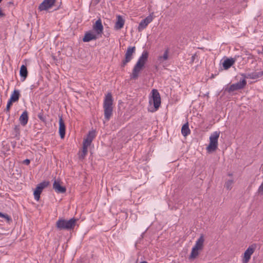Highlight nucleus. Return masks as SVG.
I'll return each instance as SVG.
<instances>
[{"label": "nucleus", "instance_id": "obj_26", "mask_svg": "<svg viewBox=\"0 0 263 263\" xmlns=\"http://www.w3.org/2000/svg\"><path fill=\"white\" fill-rule=\"evenodd\" d=\"M233 183L232 180H229L227 181L224 184V187L228 190H230L232 189V185Z\"/></svg>", "mask_w": 263, "mask_h": 263}, {"label": "nucleus", "instance_id": "obj_41", "mask_svg": "<svg viewBox=\"0 0 263 263\" xmlns=\"http://www.w3.org/2000/svg\"><path fill=\"white\" fill-rule=\"evenodd\" d=\"M2 1V0H0V3H1Z\"/></svg>", "mask_w": 263, "mask_h": 263}, {"label": "nucleus", "instance_id": "obj_15", "mask_svg": "<svg viewBox=\"0 0 263 263\" xmlns=\"http://www.w3.org/2000/svg\"><path fill=\"white\" fill-rule=\"evenodd\" d=\"M92 28L93 30H95L98 34L102 33L103 31V26L100 18L96 22L95 24L93 25Z\"/></svg>", "mask_w": 263, "mask_h": 263}, {"label": "nucleus", "instance_id": "obj_22", "mask_svg": "<svg viewBox=\"0 0 263 263\" xmlns=\"http://www.w3.org/2000/svg\"><path fill=\"white\" fill-rule=\"evenodd\" d=\"M20 76L23 78V81L26 78L28 75V71L26 66L23 65L21 66L20 71Z\"/></svg>", "mask_w": 263, "mask_h": 263}, {"label": "nucleus", "instance_id": "obj_28", "mask_svg": "<svg viewBox=\"0 0 263 263\" xmlns=\"http://www.w3.org/2000/svg\"><path fill=\"white\" fill-rule=\"evenodd\" d=\"M87 148H88V147L83 145L82 153L81 155V157L82 158H84L85 157V156L86 155V154L87 153Z\"/></svg>", "mask_w": 263, "mask_h": 263}, {"label": "nucleus", "instance_id": "obj_16", "mask_svg": "<svg viewBox=\"0 0 263 263\" xmlns=\"http://www.w3.org/2000/svg\"><path fill=\"white\" fill-rule=\"evenodd\" d=\"M97 39V36L95 34L91 32H87L85 34L83 41L84 42H88L92 40H95Z\"/></svg>", "mask_w": 263, "mask_h": 263}, {"label": "nucleus", "instance_id": "obj_30", "mask_svg": "<svg viewBox=\"0 0 263 263\" xmlns=\"http://www.w3.org/2000/svg\"><path fill=\"white\" fill-rule=\"evenodd\" d=\"M168 49H166L165 51L163 56L160 57L159 58L160 59L162 58L163 59V60H166L168 59Z\"/></svg>", "mask_w": 263, "mask_h": 263}, {"label": "nucleus", "instance_id": "obj_24", "mask_svg": "<svg viewBox=\"0 0 263 263\" xmlns=\"http://www.w3.org/2000/svg\"><path fill=\"white\" fill-rule=\"evenodd\" d=\"M199 251H200L199 249H196L194 247L192 248L191 254L189 256V259H194L196 258L197 257V256L199 254Z\"/></svg>", "mask_w": 263, "mask_h": 263}, {"label": "nucleus", "instance_id": "obj_32", "mask_svg": "<svg viewBox=\"0 0 263 263\" xmlns=\"http://www.w3.org/2000/svg\"><path fill=\"white\" fill-rule=\"evenodd\" d=\"M91 143V142H90L89 140H87L86 139H85L84 140V141H83V146H86L87 147H88L89 146H90Z\"/></svg>", "mask_w": 263, "mask_h": 263}, {"label": "nucleus", "instance_id": "obj_2", "mask_svg": "<svg viewBox=\"0 0 263 263\" xmlns=\"http://www.w3.org/2000/svg\"><path fill=\"white\" fill-rule=\"evenodd\" d=\"M113 100L111 93H108L106 96L103 102V108L104 112V118L106 121H109L112 115L113 112Z\"/></svg>", "mask_w": 263, "mask_h": 263}, {"label": "nucleus", "instance_id": "obj_31", "mask_svg": "<svg viewBox=\"0 0 263 263\" xmlns=\"http://www.w3.org/2000/svg\"><path fill=\"white\" fill-rule=\"evenodd\" d=\"M12 103H13V102H12L11 101L9 100V101H8V102L7 103L6 108L5 109V111L6 112H9L11 106L12 104Z\"/></svg>", "mask_w": 263, "mask_h": 263}, {"label": "nucleus", "instance_id": "obj_18", "mask_svg": "<svg viewBox=\"0 0 263 263\" xmlns=\"http://www.w3.org/2000/svg\"><path fill=\"white\" fill-rule=\"evenodd\" d=\"M204 241V238L203 234H201L199 238L196 241L195 245L193 247L199 250H202L203 248V244Z\"/></svg>", "mask_w": 263, "mask_h": 263}, {"label": "nucleus", "instance_id": "obj_4", "mask_svg": "<svg viewBox=\"0 0 263 263\" xmlns=\"http://www.w3.org/2000/svg\"><path fill=\"white\" fill-rule=\"evenodd\" d=\"M220 135V132H215L210 137V143L206 147L209 153L214 152L218 147V139Z\"/></svg>", "mask_w": 263, "mask_h": 263}, {"label": "nucleus", "instance_id": "obj_35", "mask_svg": "<svg viewBox=\"0 0 263 263\" xmlns=\"http://www.w3.org/2000/svg\"><path fill=\"white\" fill-rule=\"evenodd\" d=\"M30 161L29 159H25L24 161V163L26 164V165H29L30 164Z\"/></svg>", "mask_w": 263, "mask_h": 263}, {"label": "nucleus", "instance_id": "obj_39", "mask_svg": "<svg viewBox=\"0 0 263 263\" xmlns=\"http://www.w3.org/2000/svg\"><path fill=\"white\" fill-rule=\"evenodd\" d=\"M97 2V3H98L100 2V0H95Z\"/></svg>", "mask_w": 263, "mask_h": 263}, {"label": "nucleus", "instance_id": "obj_33", "mask_svg": "<svg viewBox=\"0 0 263 263\" xmlns=\"http://www.w3.org/2000/svg\"><path fill=\"white\" fill-rule=\"evenodd\" d=\"M14 130L15 132L16 133V136L17 135H18L20 134V125H15L14 128Z\"/></svg>", "mask_w": 263, "mask_h": 263}, {"label": "nucleus", "instance_id": "obj_13", "mask_svg": "<svg viewBox=\"0 0 263 263\" xmlns=\"http://www.w3.org/2000/svg\"><path fill=\"white\" fill-rule=\"evenodd\" d=\"M116 17L117 21L115 23L114 28L116 30H120L124 25L125 20L121 15H117Z\"/></svg>", "mask_w": 263, "mask_h": 263}, {"label": "nucleus", "instance_id": "obj_25", "mask_svg": "<svg viewBox=\"0 0 263 263\" xmlns=\"http://www.w3.org/2000/svg\"><path fill=\"white\" fill-rule=\"evenodd\" d=\"M95 137V131H90L89 132L88 134L87 135L86 139L89 140L90 142H92V141L93 140Z\"/></svg>", "mask_w": 263, "mask_h": 263}, {"label": "nucleus", "instance_id": "obj_11", "mask_svg": "<svg viewBox=\"0 0 263 263\" xmlns=\"http://www.w3.org/2000/svg\"><path fill=\"white\" fill-rule=\"evenodd\" d=\"M55 0H44L39 6V10L41 11L47 10L51 8L54 4Z\"/></svg>", "mask_w": 263, "mask_h": 263}, {"label": "nucleus", "instance_id": "obj_14", "mask_svg": "<svg viewBox=\"0 0 263 263\" xmlns=\"http://www.w3.org/2000/svg\"><path fill=\"white\" fill-rule=\"evenodd\" d=\"M65 125L63 120L62 116L59 117V134L61 139H63L65 135Z\"/></svg>", "mask_w": 263, "mask_h": 263}, {"label": "nucleus", "instance_id": "obj_17", "mask_svg": "<svg viewBox=\"0 0 263 263\" xmlns=\"http://www.w3.org/2000/svg\"><path fill=\"white\" fill-rule=\"evenodd\" d=\"M28 114L27 110H25L21 115L19 121L22 125L25 126L28 121Z\"/></svg>", "mask_w": 263, "mask_h": 263}, {"label": "nucleus", "instance_id": "obj_34", "mask_svg": "<svg viewBox=\"0 0 263 263\" xmlns=\"http://www.w3.org/2000/svg\"><path fill=\"white\" fill-rule=\"evenodd\" d=\"M258 192V193L263 194V182L261 183V184L259 187Z\"/></svg>", "mask_w": 263, "mask_h": 263}, {"label": "nucleus", "instance_id": "obj_37", "mask_svg": "<svg viewBox=\"0 0 263 263\" xmlns=\"http://www.w3.org/2000/svg\"><path fill=\"white\" fill-rule=\"evenodd\" d=\"M196 54H194L192 57V62H194V60H195V57H196Z\"/></svg>", "mask_w": 263, "mask_h": 263}, {"label": "nucleus", "instance_id": "obj_12", "mask_svg": "<svg viewBox=\"0 0 263 263\" xmlns=\"http://www.w3.org/2000/svg\"><path fill=\"white\" fill-rule=\"evenodd\" d=\"M53 189L58 193H65L66 189L65 186L61 185L60 179H55L53 183Z\"/></svg>", "mask_w": 263, "mask_h": 263}, {"label": "nucleus", "instance_id": "obj_29", "mask_svg": "<svg viewBox=\"0 0 263 263\" xmlns=\"http://www.w3.org/2000/svg\"><path fill=\"white\" fill-rule=\"evenodd\" d=\"M0 217L4 218L5 219H6V220L8 222H9V221H11V217L8 214H3V213L0 212Z\"/></svg>", "mask_w": 263, "mask_h": 263}, {"label": "nucleus", "instance_id": "obj_10", "mask_svg": "<svg viewBox=\"0 0 263 263\" xmlns=\"http://www.w3.org/2000/svg\"><path fill=\"white\" fill-rule=\"evenodd\" d=\"M153 20V16L152 14L147 16L145 18L142 20L141 22L139 23L138 30L139 32L142 31L143 29L146 28L147 25L152 22Z\"/></svg>", "mask_w": 263, "mask_h": 263}, {"label": "nucleus", "instance_id": "obj_38", "mask_svg": "<svg viewBox=\"0 0 263 263\" xmlns=\"http://www.w3.org/2000/svg\"><path fill=\"white\" fill-rule=\"evenodd\" d=\"M140 263H148V262L146 261H143L141 262Z\"/></svg>", "mask_w": 263, "mask_h": 263}, {"label": "nucleus", "instance_id": "obj_1", "mask_svg": "<svg viewBox=\"0 0 263 263\" xmlns=\"http://www.w3.org/2000/svg\"><path fill=\"white\" fill-rule=\"evenodd\" d=\"M148 57V51L144 50L142 55L140 57L137 63L134 67L132 73L130 75L131 79L137 80L138 79L140 72L143 68L145 63L147 61Z\"/></svg>", "mask_w": 263, "mask_h": 263}, {"label": "nucleus", "instance_id": "obj_9", "mask_svg": "<svg viewBox=\"0 0 263 263\" xmlns=\"http://www.w3.org/2000/svg\"><path fill=\"white\" fill-rule=\"evenodd\" d=\"M246 85L247 81L245 79H242L236 83L231 85L229 87L228 91V92H231L237 90L241 89L243 88Z\"/></svg>", "mask_w": 263, "mask_h": 263}, {"label": "nucleus", "instance_id": "obj_21", "mask_svg": "<svg viewBox=\"0 0 263 263\" xmlns=\"http://www.w3.org/2000/svg\"><path fill=\"white\" fill-rule=\"evenodd\" d=\"M181 133L184 137H186L191 133L188 122H186L182 126L181 128Z\"/></svg>", "mask_w": 263, "mask_h": 263}, {"label": "nucleus", "instance_id": "obj_19", "mask_svg": "<svg viewBox=\"0 0 263 263\" xmlns=\"http://www.w3.org/2000/svg\"><path fill=\"white\" fill-rule=\"evenodd\" d=\"M263 76V71L259 72H254L249 73L246 77L248 79H256L261 77Z\"/></svg>", "mask_w": 263, "mask_h": 263}, {"label": "nucleus", "instance_id": "obj_8", "mask_svg": "<svg viewBox=\"0 0 263 263\" xmlns=\"http://www.w3.org/2000/svg\"><path fill=\"white\" fill-rule=\"evenodd\" d=\"M48 185V182L44 181L37 184L35 190L34 191V199L39 201L40 198V195L43 191V190L47 187Z\"/></svg>", "mask_w": 263, "mask_h": 263}, {"label": "nucleus", "instance_id": "obj_3", "mask_svg": "<svg viewBox=\"0 0 263 263\" xmlns=\"http://www.w3.org/2000/svg\"><path fill=\"white\" fill-rule=\"evenodd\" d=\"M77 221V219L74 218H71L68 220L59 219L56 222V227L59 230H73L76 226Z\"/></svg>", "mask_w": 263, "mask_h": 263}, {"label": "nucleus", "instance_id": "obj_7", "mask_svg": "<svg viewBox=\"0 0 263 263\" xmlns=\"http://www.w3.org/2000/svg\"><path fill=\"white\" fill-rule=\"evenodd\" d=\"M136 47L135 46H129L125 54V59L122 61L121 66L124 67L126 64L129 62L132 59L133 54L135 52Z\"/></svg>", "mask_w": 263, "mask_h": 263}, {"label": "nucleus", "instance_id": "obj_27", "mask_svg": "<svg viewBox=\"0 0 263 263\" xmlns=\"http://www.w3.org/2000/svg\"><path fill=\"white\" fill-rule=\"evenodd\" d=\"M37 117L39 118V119L42 121L43 122H46V118L44 115V113L43 112V110L37 115Z\"/></svg>", "mask_w": 263, "mask_h": 263}, {"label": "nucleus", "instance_id": "obj_20", "mask_svg": "<svg viewBox=\"0 0 263 263\" xmlns=\"http://www.w3.org/2000/svg\"><path fill=\"white\" fill-rule=\"evenodd\" d=\"M235 63V60L231 59H227L223 62V67L224 69H228L230 68Z\"/></svg>", "mask_w": 263, "mask_h": 263}, {"label": "nucleus", "instance_id": "obj_5", "mask_svg": "<svg viewBox=\"0 0 263 263\" xmlns=\"http://www.w3.org/2000/svg\"><path fill=\"white\" fill-rule=\"evenodd\" d=\"M257 248V244L253 243L249 246L245 251L242 258V263H248L251 259V255L254 253Z\"/></svg>", "mask_w": 263, "mask_h": 263}, {"label": "nucleus", "instance_id": "obj_36", "mask_svg": "<svg viewBox=\"0 0 263 263\" xmlns=\"http://www.w3.org/2000/svg\"><path fill=\"white\" fill-rule=\"evenodd\" d=\"M5 16V14L3 13L2 10L0 9V17H3Z\"/></svg>", "mask_w": 263, "mask_h": 263}, {"label": "nucleus", "instance_id": "obj_6", "mask_svg": "<svg viewBox=\"0 0 263 263\" xmlns=\"http://www.w3.org/2000/svg\"><path fill=\"white\" fill-rule=\"evenodd\" d=\"M152 101L155 107L154 110H151V112L156 111L160 106L161 104V98L158 91L157 89H154L152 91Z\"/></svg>", "mask_w": 263, "mask_h": 263}, {"label": "nucleus", "instance_id": "obj_40", "mask_svg": "<svg viewBox=\"0 0 263 263\" xmlns=\"http://www.w3.org/2000/svg\"><path fill=\"white\" fill-rule=\"evenodd\" d=\"M152 103V101L149 100V103Z\"/></svg>", "mask_w": 263, "mask_h": 263}, {"label": "nucleus", "instance_id": "obj_23", "mask_svg": "<svg viewBox=\"0 0 263 263\" xmlns=\"http://www.w3.org/2000/svg\"><path fill=\"white\" fill-rule=\"evenodd\" d=\"M20 97V92L17 90H14L12 94L11 95L9 100L13 102H15L18 100Z\"/></svg>", "mask_w": 263, "mask_h": 263}]
</instances>
